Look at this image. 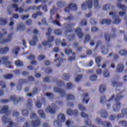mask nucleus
Masks as SVG:
<instances>
[{"instance_id":"nucleus-1","label":"nucleus","mask_w":127,"mask_h":127,"mask_svg":"<svg viewBox=\"0 0 127 127\" xmlns=\"http://www.w3.org/2000/svg\"><path fill=\"white\" fill-rule=\"evenodd\" d=\"M66 118H65V115L63 114H61L58 116V121H56L54 122V125L56 127H60L62 126V123L65 122Z\"/></svg>"},{"instance_id":"nucleus-2","label":"nucleus","mask_w":127,"mask_h":127,"mask_svg":"<svg viewBox=\"0 0 127 127\" xmlns=\"http://www.w3.org/2000/svg\"><path fill=\"white\" fill-rule=\"evenodd\" d=\"M92 6H93V2L92 1V0H88L86 2H84L81 4V8L83 10L87 9V8H92Z\"/></svg>"},{"instance_id":"nucleus-3","label":"nucleus","mask_w":127,"mask_h":127,"mask_svg":"<svg viewBox=\"0 0 127 127\" xmlns=\"http://www.w3.org/2000/svg\"><path fill=\"white\" fill-rule=\"evenodd\" d=\"M6 33H4V34L0 33V42L1 44H4V43H6L7 42H9V41H10V40H11V35H9L7 39H2L4 37V35Z\"/></svg>"},{"instance_id":"nucleus-4","label":"nucleus","mask_w":127,"mask_h":127,"mask_svg":"<svg viewBox=\"0 0 127 127\" xmlns=\"http://www.w3.org/2000/svg\"><path fill=\"white\" fill-rule=\"evenodd\" d=\"M77 5L76 4L70 3L69 4L67 7L65 8L64 10L66 12H69L70 10H76Z\"/></svg>"},{"instance_id":"nucleus-5","label":"nucleus","mask_w":127,"mask_h":127,"mask_svg":"<svg viewBox=\"0 0 127 127\" xmlns=\"http://www.w3.org/2000/svg\"><path fill=\"white\" fill-rule=\"evenodd\" d=\"M54 40V37H50L48 38V42L44 41L42 43L43 45L44 46H48V47H51L52 46V44H51V42H52Z\"/></svg>"},{"instance_id":"nucleus-6","label":"nucleus","mask_w":127,"mask_h":127,"mask_svg":"<svg viewBox=\"0 0 127 127\" xmlns=\"http://www.w3.org/2000/svg\"><path fill=\"white\" fill-rule=\"evenodd\" d=\"M78 109H79L80 111L82 112V113H81V116L82 118H87L88 117V115L83 112H86V108L84 107L82 105L79 104L78 105Z\"/></svg>"},{"instance_id":"nucleus-7","label":"nucleus","mask_w":127,"mask_h":127,"mask_svg":"<svg viewBox=\"0 0 127 127\" xmlns=\"http://www.w3.org/2000/svg\"><path fill=\"white\" fill-rule=\"evenodd\" d=\"M8 59V57H4L1 58V59L0 60V64L2 63V64H4V65H9V64H11V63L7 61Z\"/></svg>"},{"instance_id":"nucleus-8","label":"nucleus","mask_w":127,"mask_h":127,"mask_svg":"<svg viewBox=\"0 0 127 127\" xmlns=\"http://www.w3.org/2000/svg\"><path fill=\"white\" fill-rule=\"evenodd\" d=\"M54 109H55L54 106L52 105L51 106H49L46 109V113H49V114H55V110H54Z\"/></svg>"},{"instance_id":"nucleus-9","label":"nucleus","mask_w":127,"mask_h":127,"mask_svg":"<svg viewBox=\"0 0 127 127\" xmlns=\"http://www.w3.org/2000/svg\"><path fill=\"white\" fill-rule=\"evenodd\" d=\"M38 41V39H37V37L36 36H34L33 37V39L32 41H29L30 45L32 46H34L36 44V43Z\"/></svg>"},{"instance_id":"nucleus-10","label":"nucleus","mask_w":127,"mask_h":127,"mask_svg":"<svg viewBox=\"0 0 127 127\" xmlns=\"http://www.w3.org/2000/svg\"><path fill=\"white\" fill-rule=\"evenodd\" d=\"M75 32L77 34L79 38H82V37H83V33H82V32L81 31V28H77L75 30Z\"/></svg>"},{"instance_id":"nucleus-11","label":"nucleus","mask_w":127,"mask_h":127,"mask_svg":"<svg viewBox=\"0 0 127 127\" xmlns=\"http://www.w3.org/2000/svg\"><path fill=\"white\" fill-rule=\"evenodd\" d=\"M67 114L69 116H71L72 115H74V116H77L79 113L78 112V111L75 110L73 112L71 109H68L67 111Z\"/></svg>"},{"instance_id":"nucleus-12","label":"nucleus","mask_w":127,"mask_h":127,"mask_svg":"<svg viewBox=\"0 0 127 127\" xmlns=\"http://www.w3.org/2000/svg\"><path fill=\"white\" fill-rule=\"evenodd\" d=\"M82 97L83 98L82 100L83 103H86V104H88L89 101L90 100V99L88 98V94L86 93L84 94Z\"/></svg>"},{"instance_id":"nucleus-13","label":"nucleus","mask_w":127,"mask_h":127,"mask_svg":"<svg viewBox=\"0 0 127 127\" xmlns=\"http://www.w3.org/2000/svg\"><path fill=\"white\" fill-rule=\"evenodd\" d=\"M124 70V64H119L118 65L117 68V72L118 73H120V72H123V70Z\"/></svg>"},{"instance_id":"nucleus-14","label":"nucleus","mask_w":127,"mask_h":127,"mask_svg":"<svg viewBox=\"0 0 127 127\" xmlns=\"http://www.w3.org/2000/svg\"><path fill=\"white\" fill-rule=\"evenodd\" d=\"M12 7H13L14 8H15L16 11H18L19 12H22L23 11V9L20 7L18 8L16 4H13L12 5Z\"/></svg>"},{"instance_id":"nucleus-15","label":"nucleus","mask_w":127,"mask_h":127,"mask_svg":"<svg viewBox=\"0 0 127 127\" xmlns=\"http://www.w3.org/2000/svg\"><path fill=\"white\" fill-rule=\"evenodd\" d=\"M105 23L106 24H110V23H111V20L110 19H102L101 21H100V24H105Z\"/></svg>"},{"instance_id":"nucleus-16","label":"nucleus","mask_w":127,"mask_h":127,"mask_svg":"<svg viewBox=\"0 0 127 127\" xmlns=\"http://www.w3.org/2000/svg\"><path fill=\"white\" fill-rule=\"evenodd\" d=\"M99 91L100 93H104L106 91V86L102 85L100 86Z\"/></svg>"},{"instance_id":"nucleus-17","label":"nucleus","mask_w":127,"mask_h":127,"mask_svg":"<svg viewBox=\"0 0 127 127\" xmlns=\"http://www.w3.org/2000/svg\"><path fill=\"white\" fill-rule=\"evenodd\" d=\"M8 109V107L7 106H4L3 107V109L1 110L0 111V114H3L7 112V110Z\"/></svg>"},{"instance_id":"nucleus-18","label":"nucleus","mask_w":127,"mask_h":127,"mask_svg":"<svg viewBox=\"0 0 127 127\" xmlns=\"http://www.w3.org/2000/svg\"><path fill=\"white\" fill-rule=\"evenodd\" d=\"M15 64L16 66L20 67V66H22V65H23V63L20 61H17L15 62Z\"/></svg>"},{"instance_id":"nucleus-19","label":"nucleus","mask_w":127,"mask_h":127,"mask_svg":"<svg viewBox=\"0 0 127 127\" xmlns=\"http://www.w3.org/2000/svg\"><path fill=\"white\" fill-rule=\"evenodd\" d=\"M7 51H8V48H5L0 50V53H1V54H4V53H6Z\"/></svg>"},{"instance_id":"nucleus-20","label":"nucleus","mask_w":127,"mask_h":127,"mask_svg":"<svg viewBox=\"0 0 127 127\" xmlns=\"http://www.w3.org/2000/svg\"><path fill=\"white\" fill-rule=\"evenodd\" d=\"M120 108H121V106H120V103H118V105H115L113 107L114 110L116 111H119L120 110Z\"/></svg>"},{"instance_id":"nucleus-21","label":"nucleus","mask_w":127,"mask_h":127,"mask_svg":"<svg viewBox=\"0 0 127 127\" xmlns=\"http://www.w3.org/2000/svg\"><path fill=\"white\" fill-rule=\"evenodd\" d=\"M40 124V121H33L32 122V127H36L37 126H38V125Z\"/></svg>"},{"instance_id":"nucleus-22","label":"nucleus","mask_w":127,"mask_h":127,"mask_svg":"<svg viewBox=\"0 0 127 127\" xmlns=\"http://www.w3.org/2000/svg\"><path fill=\"white\" fill-rule=\"evenodd\" d=\"M119 54L120 55H121L122 56H124L125 55H127V51H126V50H121L120 52H119Z\"/></svg>"},{"instance_id":"nucleus-23","label":"nucleus","mask_w":127,"mask_h":127,"mask_svg":"<svg viewBox=\"0 0 127 127\" xmlns=\"http://www.w3.org/2000/svg\"><path fill=\"white\" fill-rule=\"evenodd\" d=\"M97 78L98 76L97 75H93L90 77V79L91 81H96Z\"/></svg>"},{"instance_id":"nucleus-24","label":"nucleus","mask_w":127,"mask_h":127,"mask_svg":"<svg viewBox=\"0 0 127 127\" xmlns=\"http://www.w3.org/2000/svg\"><path fill=\"white\" fill-rule=\"evenodd\" d=\"M103 76L105 78H108V77H110V73L108 71L105 70L103 72Z\"/></svg>"},{"instance_id":"nucleus-25","label":"nucleus","mask_w":127,"mask_h":127,"mask_svg":"<svg viewBox=\"0 0 127 127\" xmlns=\"http://www.w3.org/2000/svg\"><path fill=\"white\" fill-rule=\"evenodd\" d=\"M113 18L114 19V23L117 24V23H119V22H121V20L119 19V17H114Z\"/></svg>"},{"instance_id":"nucleus-26","label":"nucleus","mask_w":127,"mask_h":127,"mask_svg":"<svg viewBox=\"0 0 127 127\" xmlns=\"http://www.w3.org/2000/svg\"><path fill=\"white\" fill-rule=\"evenodd\" d=\"M38 113L42 118H44V112L42 110L38 111Z\"/></svg>"},{"instance_id":"nucleus-27","label":"nucleus","mask_w":127,"mask_h":127,"mask_svg":"<svg viewBox=\"0 0 127 127\" xmlns=\"http://www.w3.org/2000/svg\"><path fill=\"white\" fill-rule=\"evenodd\" d=\"M12 78V74H6L4 76V79H11Z\"/></svg>"},{"instance_id":"nucleus-28","label":"nucleus","mask_w":127,"mask_h":127,"mask_svg":"<svg viewBox=\"0 0 127 127\" xmlns=\"http://www.w3.org/2000/svg\"><path fill=\"white\" fill-rule=\"evenodd\" d=\"M6 24V20L4 19H0V24L2 25Z\"/></svg>"},{"instance_id":"nucleus-29","label":"nucleus","mask_w":127,"mask_h":127,"mask_svg":"<svg viewBox=\"0 0 127 127\" xmlns=\"http://www.w3.org/2000/svg\"><path fill=\"white\" fill-rule=\"evenodd\" d=\"M22 114L23 116H24V117H26V116H28V111H27V110H23L22 111Z\"/></svg>"},{"instance_id":"nucleus-30","label":"nucleus","mask_w":127,"mask_h":127,"mask_svg":"<svg viewBox=\"0 0 127 127\" xmlns=\"http://www.w3.org/2000/svg\"><path fill=\"white\" fill-rule=\"evenodd\" d=\"M19 51V48L17 47V48H15L13 50L12 52L14 53V54H17L18 53V52Z\"/></svg>"},{"instance_id":"nucleus-31","label":"nucleus","mask_w":127,"mask_h":127,"mask_svg":"<svg viewBox=\"0 0 127 127\" xmlns=\"http://www.w3.org/2000/svg\"><path fill=\"white\" fill-rule=\"evenodd\" d=\"M67 100H74V96L72 95H68L66 97Z\"/></svg>"},{"instance_id":"nucleus-32","label":"nucleus","mask_w":127,"mask_h":127,"mask_svg":"<svg viewBox=\"0 0 127 127\" xmlns=\"http://www.w3.org/2000/svg\"><path fill=\"white\" fill-rule=\"evenodd\" d=\"M54 33L57 34V35H59L62 33V31L60 30H55L54 31Z\"/></svg>"},{"instance_id":"nucleus-33","label":"nucleus","mask_w":127,"mask_h":127,"mask_svg":"<svg viewBox=\"0 0 127 127\" xmlns=\"http://www.w3.org/2000/svg\"><path fill=\"white\" fill-rule=\"evenodd\" d=\"M55 92H58L59 93H61V94H64V91L63 90L60 91V89H58V88H54Z\"/></svg>"},{"instance_id":"nucleus-34","label":"nucleus","mask_w":127,"mask_h":127,"mask_svg":"<svg viewBox=\"0 0 127 127\" xmlns=\"http://www.w3.org/2000/svg\"><path fill=\"white\" fill-rule=\"evenodd\" d=\"M45 58V57L43 55L39 56L38 58V60H39V61H41V60H43Z\"/></svg>"},{"instance_id":"nucleus-35","label":"nucleus","mask_w":127,"mask_h":127,"mask_svg":"<svg viewBox=\"0 0 127 127\" xmlns=\"http://www.w3.org/2000/svg\"><path fill=\"white\" fill-rule=\"evenodd\" d=\"M112 85L113 87H118V86H119V83H117L116 81H113L112 82Z\"/></svg>"},{"instance_id":"nucleus-36","label":"nucleus","mask_w":127,"mask_h":127,"mask_svg":"<svg viewBox=\"0 0 127 127\" xmlns=\"http://www.w3.org/2000/svg\"><path fill=\"white\" fill-rule=\"evenodd\" d=\"M82 78V75H79L77 76V77L75 78V81L78 82L79 80H81Z\"/></svg>"},{"instance_id":"nucleus-37","label":"nucleus","mask_w":127,"mask_h":127,"mask_svg":"<svg viewBox=\"0 0 127 127\" xmlns=\"http://www.w3.org/2000/svg\"><path fill=\"white\" fill-rule=\"evenodd\" d=\"M104 126H106V127H111V125L110 123L105 122L104 123Z\"/></svg>"},{"instance_id":"nucleus-38","label":"nucleus","mask_w":127,"mask_h":127,"mask_svg":"<svg viewBox=\"0 0 127 127\" xmlns=\"http://www.w3.org/2000/svg\"><path fill=\"white\" fill-rule=\"evenodd\" d=\"M72 124H73V122H71L69 121H67L66 122V125L69 127H71V125H72Z\"/></svg>"},{"instance_id":"nucleus-39","label":"nucleus","mask_w":127,"mask_h":127,"mask_svg":"<svg viewBox=\"0 0 127 127\" xmlns=\"http://www.w3.org/2000/svg\"><path fill=\"white\" fill-rule=\"evenodd\" d=\"M110 7V4H107L103 7V10H107Z\"/></svg>"},{"instance_id":"nucleus-40","label":"nucleus","mask_w":127,"mask_h":127,"mask_svg":"<svg viewBox=\"0 0 127 127\" xmlns=\"http://www.w3.org/2000/svg\"><path fill=\"white\" fill-rule=\"evenodd\" d=\"M18 29L20 30H23L24 29V25H20L19 26H18Z\"/></svg>"},{"instance_id":"nucleus-41","label":"nucleus","mask_w":127,"mask_h":127,"mask_svg":"<svg viewBox=\"0 0 127 127\" xmlns=\"http://www.w3.org/2000/svg\"><path fill=\"white\" fill-rule=\"evenodd\" d=\"M27 58L29 60H33V59L35 58V57H34V56L30 55L29 57H28Z\"/></svg>"},{"instance_id":"nucleus-42","label":"nucleus","mask_w":127,"mask_h":127,"mask_svg":"<svg viewBox=\"0 0 127 127\" xmlns=\"http://www.w3.org/2000/svg\"><path fill=\"white\" fill-rule=\"evenodd\" d=\"M95 61L96 63H100L101 62V57H97L95 59Z\"/></svg>"},{"instance_id":"nucleus-43","label":"nucleus","mask_w":127,"mask_h":127,"mask_svg":"<svg viewBox=\"0 0 127 127\" xmlns=\"http://www.w3.org/2000/svg\"><path fill=\"white\" fill-rule=\"evenodd\" d=\"M52 23H54V24H56V25H58V26H60V23H59V21L57 20L53 21Z\"/></svg>"},{"instance_id":"nucleus-44","label":"nucleus","mask_w":127,"mask_h":127,"mask_svg":"<svg viewBox=\"0 0 127 127\" xmlns=\"http://www.w3.org/2000/svg\"><path fill=\"white\" fill-rule=\"evenodd\" d=\"M97 30H98V28H97L96 27H93L91 29L92 32H96V31H97Z\"/></svg>"},{"instance_id":"nucleus-45","label":"nucleus","mask_w":127,"mask_h":127,"mask_svg":"<svg viewBox=\"0 0 127 127\" xmlns=\"http://www.w3.org/2000/svg\"><path fill=\"white\" fill-rule=\"evenodd\" d=\"M89 40H90V36L87 35L85 37V39L84 42H87V41H89Z\"/></svg>"},{"instance_id":"nucleus-46","label":"nucleus","mask_w":127,"mask_h":127,"mask_svg":"<svg viewBox=\"0 0 127 127\" xmlns=\"http://www.w3.org/2000/svg\"><path fill=\"white\" fill-rule=\"evenodd\" d=\"M71 52H72V50H71L66 49L65 50V53H66V54H70V53H71Z\"/></svg>"},{"instance_id":"nucleus-47","label":"nucleus","mask_w":127,"mask_h":127,"mask_svg":"<svg viewBox=\"0 0 127 127\" xmlns=\"http://www.w3.org/2000/svg\"><path fill=\"white\" fill-rule=\"evenodd\" d=\"M94 1L95 7H98V0H94Z\"/></svg>"},{"instance_id":"nucleus-48","label":"nucleus","mask_w":127,"mask_h":127,"mask_svg":"<svg viewBox=\"0 0 127 127\" xmlns=\"http://www.w3.org/2000/svg\"><path fill=\"white\" fill-rule=\"evenodd\" d=\"M96 72L98 74V75H101V74H102V69H97Z\"/></svg>"},{"instance_id":"nucleus-49","label":"nucleus","mask_w":127,"mask_h":127,"mask_svg":"<svg viewBox=\"0 0 127 127\" xmlns=\"http://www.w3.org/2000/svg\"><path fill=\"white\" fill-rule=\"evenodd\" d=\"M87 24V22L86 20H83L81 21V25H86Z\"/></svg>"},{"instance_id":"nucleus-50","label":"nucleus","mask_w":127,"mask_h":127,"mask_svg":"<svg viewBox=\"0 0 127 127\" xmlns=\"http://www.w3.org/2000/svg\"><path fill=\"white\" fill-rule=\"evenodd\" d=\"M39 7H42V9L44 10V11H47V8L46 6L44 5L43 6H40Z\"/></svg>"},{"instance_id":"nucleus-51","label":"nucleus","mask_w":127,"mask_h":127,"mask_svg":"<svg viewBox=\"0 0 127 127\" xmlns=\"http://www.w3.org/2000/svg\"><path fill=\"white\" fill-rule=\"evenodd\" d=\"M109 52V51L106 49H104V51H102V53L103 54H107Z\"/></svg>"},{"instance_id":"nucleus-52","label":"nucleus","mask_w":127,"mask_h":127,"mask_svg":"<svg viewBox=\"0 0 127 127\" xmlns=\"http://www.w3.org/2000/svg\"><path fill=\"white\" fill-rule=\"evenodd\" d=\"M90 22L91 24H96V22L95 21V20L93 18L90 19Z\"/></svg>"},{"instance_id":"nucleus-53","label":"nucleus","mask_w":127,"mask_h":127,"mask_svg":"<svg viewBox=\"0 0 127 127\" xmlns=\"http://www.w3.org/2000/svg\"><path fill=\"white\" fill-rule=\"evenodd\" d=\"M75 26V24H71L70 25H67V28H72V27Z\"/></svg>"},{"instance_id":"nucleus-54","label":"nucleus","mask_w":127,"mask_h":127,"mask_svg":"<svg viewBox=\"0 0 127 127\" xmlns=\"http://www.w3.org/2000/svg\"><path fill=\"white\" fill-rule=\"evenodd\" d=\"M48 33H47V35L49 36L50 34H51V31H52V30L51 28H49L48 30Z\"/></svg>"},{"instance_id":"nucleus-55","label":"nucleus","mask_w":127,"mask_h":127,"mask_svg":"<svg viewBox=\"0 0 127 127\" xmlns=\"http://www.w3.org/2000/svg\"><path fill=\"white\" fill-rule=\"evenodd\" d=\"M115 119V116L111 115L109 117V119L110 121H114V120Z\"/></svg>"},{"instance_id":"nucleus-56","label":"nucleus","mask_w":127,"mask_h":127,"mask_svg":"<svg viewBox=\"0 0 127 127\" xmlns=\"http://www.w3.org/2000/svg\"><path fill=\"white\" fill-rule=\"evenodd\" d=\"M36 106L37 108H41V103H36Z\"/></svg>"},{"instance_id":"nucleus-57","label":"nucleus","mask_w":127,"mask_h":127,"mask_svg":"<svg viewBox=\"0 0 127 127\" xmlns=\"http://www.w3.org/2000/svg\"><path fill=\"white\" fill-rule=\"evenodd\" d=\"M36 118V115L34 113H32L31 115V119H35Z\"/></svg>"},{"instance_id":"nucleus-58","label":"nucleus","mask_w":127,"mask_h":127,"mask_svg":"<svg viewBox=\"0 0 127 127\" xmlns=\"http://www.w3.org/2000/svg\"><path fill=\"white\" fill-rule=\"evenodd\" d=\"M117 6H118V7H120V8H124V7H125V6H124V5L121 4V3L117 4Z\"/></svg>"},{"instance_id":"nucleus-59","label":"nucleus","mask_w":127,"mask_h":127,"mask_svg":"<svg viewBox=\"0 0 127 127\" xmlns=\"http://www.w3.org/2000/svg\"><path fill=\"white\" fill-rule=\"evenodd\" d=\"M105 38L106 41H110V36L109 35L105 36Z\"/></svg>"},{"instance_id":"nucleus-60","label":"nucleus","mask_w":127,"mask_h":127,"mask_svg":"<svg viewBox=\"0 0 127 127\" xmlns=\"http://www.w3.org/2000/svg\"><path fill=\"white\" fill-rule=\"evenodd\" d=\"M123 126H124V127H127V122L126 121H123L121 122Z\"/></svg>"},{"instance_id":"nucleus-61","label":"nucleus","mask_w":127,"mask_h":127,"mask_svg":"<svg viewBox=\"0 0 127 127\" xmlns=\"http://www.w3.org/2000/svg\"><path fill=\"white\" fill-rule=\"evenodd\" d=\"M43 81L44 82H49V78L46 77L44 78Z\"/></svg>"},{"instance_id":"nucleus-62","label":"nucleus","mask_w":127,"mask_h":127,"mask_svg":"<svg viewBox=\"0 0 127 127\" xmlns=\"http://www.w3.org/2000/svg\"><path fill=\"white\" fill-rule=\"evenodd\" d=\"M28 17H29L28 15H27L22 16L21 17V18L23 20V19H25V18H28Z\"/></svg>"},{"instance_id":"nucleus-63","label":"nucleus","mask_w":127,"mask_h":127,"mask_svg":"<svg viewBox=\"0 0 127 127\" xmlns=\"http://www.w3.org/2000/svg\"><path fill=\"white\" fill-rule=\"evenodd\" d=\"M72 84L71 83H68L67 84V89H71V88H72Z\"/></svg>"},{"instance_id":"nucleus-64","label":"nucleus","mask_w":127,"mask_h":127,"mask_svg":"<svg viewBox=\"0 0 127 127\" xmlns=\"http://www.w3.org/2000/svg\"><path fill=\"white\" fill-rule=\"evenodd\" d=\"M10 101H15V97L14 96H11L10 98Z\"/></svg>"}]
</instances>
